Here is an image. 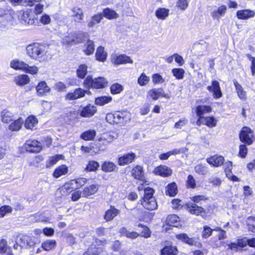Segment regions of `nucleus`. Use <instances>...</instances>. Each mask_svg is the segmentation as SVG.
<instances>
[{"mask_svg": "<svg viewBox=\"0 0 255 255\" xmlns=\"http://www.w3.org/2000/svg\"><path fill=\"white\" fill-rule=\"evenodd\" d=\"M28 55L32 59L40 62L47 61L49 59L47 47L38 43H34L26 47Z\"/></svg>", "mask_w": 255, "mask_h": 255, "instance_id": "obj_1", "label": "nucleus"}, {"mask_svg": "<svg viewBox=\"0 0 255 255\" xmlns=\"http://www.w3.org/2000/svg\"><path fill=\"white\" fill-rule=\"evenodd\" d=\"M107 84L105 78L101 77L93 78L91 76H88L83 82L84 87L87 89H103Z\"/></svg>", "mask_w": 255, "mask_h": 255, "instance_id": "obj_2", "label": "nucleus"}, {"mask_svg": "<svg viewBox=\"0 0 255 255\" xmlns=\"http://www.w3.org/2000/svg\"><path fill=\"white\" fill-rule=\"evenodd\" d=\"M14 11L6 3L0 4V27L5 26L13 19Z\"/></svg>", "mask_w": 255, "mask_h": 255, "instance_id": "obj_3", "label": "nucleus"}, {"mask_svg": "<svg viewBox=\"0 0 255 255\" xmlns=\"http://www.w3.org/2000/svg\"><path fill=\"white\" fill-rule=\"evenodd\" d=\"M18 243L23 248L26 249L34 248L36 247L38 244L36 242V239L31 236L23 235L19 237Z\"/></svg>", "mask_w": 255, "mask_h": 255, "instance_id": "obj_4", "label": "nucleus"}, {"mask_svg": "<svg viewBox=\"0 0 255 255\" xmlns=\"http://www.w3.org/2000/svg\"><path fill=\"white\" fill-rule=\"evenodd\" d=\"M240 140L247 145H251L253 142V133L251 129L244 127L242 128L239 134Z\"/></svg>", "mask_w": 255, "mask_h": 255, "instance_id": "obj_5", "label": "nucleus"}, {"mask_svg": "<svg viewBox=\"0 0 255 255\" xmlns=\"http://www.w3.org/2000/svg\"><path fill=\"white\" fill-rule=\"evenodd\" d=\"M89 90V89L85 90L80 88H77L73 92L68 93L65 96V98L68 100H74L84 97L86 94L91 95V93Z\"/></svg>", "mask_w": 255, "mask_h": 255, "instance_id": "obj_6", "label": "nucleus"}, {"mask_svg": "<svg viewBox=\"0 0 255 255\" xmlns=\"http://www.w3.org/2000/svg\"><path fill=\"white\" fill-rule=\"evenodd\" d=\"M25 149L29 152H39L41 150L40 143L36 140H28L24 145Z\"/></svg>", "mask_w": 255, "mask_h": 255, "instance_id": "obj_7", "label": "nucleus"}, {"mask_svg": "<svg viewBox=\"0 0 255 255\" xmlns=\"http://www.w3.org/2000/svg\"><path fill=\"white\" fill-rule=\"evenodd\" d=\"M207 90L213 92V96L215 99H219L222 96L219 83L216 80L213 81L211 86L207 87Z\"/></svg>", "mask_w": 255, "mask_h": 255, "instance_id": "obj_8", "label": "nucleus"}, {"mask_svg": "<svg viewBox=\"0 0 255 255\" xmlns=\"http://www.w3.org/2000/svg\"><path fill=\"white\" fill-rule=\"evenodd\" d=\"M128 114L127 112H115L114 114H113L114 122L116 124H124L129 120V117L127 116Z\"/></svg>", "mask_w": 255, "mask_h": 255, "instance_id": "obj_9", "label": "nucleus"}, {"mask_svg": "<svg viewBox=\"0 0 255 255\" xmlns=\"http://www.w3.org/2000/svg\"><path fill=\"white\" fill-rule=\"evenodd\" d=\"M141 202L142 206L148 210H153L157 208V203L154 197L141 200Z\"/></svg>", "mask_w": 255, "mask_h": 255, "instance_id": "obj_10", "label": "nucleus"}, {"mask_svg": "<svg viewBox=\"0 0 255 255\" xmlns=\"http://www.w3.org/2000/svg\"><path fill=\"white\" fill-rule=\"evenodd\" d=\"M236 15L240 19H248L255 16V11L249 9L240 10L237 11Z\"/></svg>", "mask_w": 255, "mask_h": 255, "instance_id": "obj_11", "label": "nucleus"}, {"mask_svg": "<svg viewBox=\"0 0 255 255\" xmlns=\"http://www.w3.org/2000/svg\"><path fill=\"white\" fill-rule=\"evenodd\" d=\"M73 38V41L74 44L82 43L87 39L89 34L87 32L78 31L72 33Z\"/></svg>", "mask_w": 255, "mask_h": 255, "instance_id": "obj_12", "label": "nucleus"}, {"mask_svg": "<svg viewBox=\"0 0 255 255\" xmlns=\"http://www.w3.org/2000/svg\"><path fill=\"white\" fill-rule=\"evenodd\" d=\"M135 157V154L132 152L124 154L119 158V164L121 166L129 164L134 160Z\"/></svg>", "mask_w": 255, "mask_h": 255, "instance_id": "obj_13", "label": "nucleus"}, {"mask_svg": "<svg viewBox=\"0 0 255 255\" xmlns=\"http://www.w3.org/2000/svg\"><path fill=\"white\" fill-rule=\"evenodd\" d=\"M187 209L190 213L197 216H202L203 213H205V210L202 207L192 203L187 204Z\"/></svg>", "mask_w": 255, "mask_h": 255, "instance_id": "obj_14", "label": "nucleus"}, {"mask_svg": "<svg viewBox=\"0 0 255 255\" xmlns=\"http://www.w3.org/2000/svg\"><path fill=\"white\" fill-rule=\"evenodd\" d=\"M97 111V108L91 104L84 107L80 112V115L83 117H90L93 116Z\"/></svg>", "mask_w": 255, "mask_h": 255, "instance_id": "obj_15", "label": "nucleus"}, {"mask_svg": "<svg viewBox=\"0 0 255 255\" xmlns=\"http://www.w3.org/2000/svg\"><path fill=\"white\" fill-rule=\"evenodd\" d=\"M154 171L155 174L163 177L169 176L172 173V170L165 165H160L156 167Z\"/></svg>", "mask_w": 255, "mask_h": 255, "instance_id": "obj_16", "label": "nucleus"}, {"mask_svg": "<svg viewBox=\"0 0 255 255\" xmlns=\"http://www.w3.org/2000/svg\"><path fill=\"white\" fill-rule=\"evenodd\" d=\"M207 162L215 167H219L223 164L224 158L222 156L215 155L208 158Z\"/></svg>", "mask_w": 255, "mask_h": 255, "instance_id": "obj_17", "label": "nucleus"}, {"mask_svg": "<svg viewBox=\"0 0 255 255\" xmlns=\"http://www.w3.org/2000/svg\"><path fill=\"white\" fill-rule=\"evenodd\" d=\"M233 83L239 98L242 101H246L247 99L246 92L236 80H234Z\"/></svg>", "mask_w": 255, "mask_h": 255, "instance_id": "obj_18", "label": "nucleus"}, {"mask_svg": "<svg viewBox=\"0 0 255 255\" xmlns=\"http://www.w3.org/2000/svg\"><path fill=\"white\" fill-rule=\"evenodd\" d=\"M21 14L20 17V20L22 23L27 24L29 25H32L34 23L35 20L34 16L32 14L28 12H20Z\"/></svg>", "mask_w": 255, "mask_h": 255, "instance_id": "obj_19", "label": "nucleus"}, {"mask_svg": "<svg viewBox=\"0 0 255 255\" xmlns=\"http://www.w3.org/2000/svg\"><path fill=\"white\" fill-rule=\"evenodd\" d=\"M148 93L150 96L154 100H156L160 96L166 98H169L167 94L164 93L163 90L161 88L152 89L148 92Z\"/></svg>", "mask_w": 255, "mask_h": 255, "instance_id": "obj_20", "label": "nucleus"}, {"mask_svg": "<svg viewBox=\"0 0 255 255\" xmlns=\"http://www.w3.org/2000/svg\"><path fill=\"white\" fill-rule=\"evenodd\" d=\"M131 175L134 178L142 180L144 178V171L142 167L137 165L132 168Z\"/></svg>", "mask_w": 255, "mask_h": 255, "instance_id": "obj_21", "label": "nucleus"}, {"mask_svg": "<svg viewBox=\"0 0 255 255\" xmlns=\"http://www.w3.org/2000/svg\"><path fill=\"white\" fill-rule=\"evenodd\" d=\"M212 111V108L209 106L199 105L196 108V113L197 116L200 118H204L203 116L205 113Z\"/></svg>", "mask_w": 255, "mask_h": 255, "instance_id": "obj_22", "label": "nucleus"}, {"mask_svg": "<svg viewBox=\"0 0 255 255\" xmlns=\"http://www.w3.org/2000/svg\"><path fill=\"white\" fill-rule=\"evenodd\" d=\"M72 17L76 22H81L83 20L84 14L82 10L78 7H74L72 9Z\"/></svg>", "mask_w": 255, "mask_h": 255, "instance_id": "obj_23", "label": "nucleus"}, {"mask_svg": "<svg viewBox=\"0 0 255 255\" xmlns=\"http://www.w3.org/2000/svg\"><path fill=\"white\" fill-rule=\"evenodd\" d=\"M226 6L222 5L218 7L217 10L212 11L211 15L214 19L219 20L221 16L225 14L226 12Z\"/></svg>", "mask_w": 255, "mask_h": 255, "instance_id": "obj_24", "label": "nucleus"}, {"mask_svg": "<svg viewBox=\"0 0 255 255\" xmlns=\"http://www.w3.org/2000/svg\"><path fill=\"white\" fill-rule=\"evenodd\" d=\"M10 67L15 70L24 71L28 67V65L23 61L15 60L10 62Z\"/></svg>", "mask_w": 255, "mask_h": 255, "instance_id": "obj_25", "label": "nucleus"}, {"mask_svg": "<svg viewBox=\"0 0 255 255\" xmlns=\"http://www.w3.org/2000/svg\"><path fill=\"white\" fill-rule=\"evenodd\" d=\"M132 63L133 61L130 58V57L124 54H122L117 56L114 61V64L116 65Z\"/></svg>", "mask_w": 255, "mask_h": 255, "instance_id": "obj_26", "label": "nucleus"}, {"mask_svg": "<svg viewBox=\"0 0 255 255\" xmlns=\"http://www.w3.org/2000/svg\"><path fill=\"white\" fill-rule=\"evenodd\" d=\"M30 81L27 75H20L14 78V82L18 86H22L28 84Z\"/></svg>", "mask_w": 255, "mask_h": 255, "instance_id": "obj_27", "label": "nucleus"}, {"mask_svg": "<svg viewBox=\"0 0 255 255\" xmlns=\"http://www.w3.org/2000/svg\"><path fill=\"white\" fill-rule=\"evenodd\" d=\"M37 119L33 116H30L25 120L24 126L27 129H32L37 124Z\"/></svg>", "mask_w": 255, "mask_h": 255, "instance_id": "obj_28", "label": "nucleus"}, {"mask_svg": "<svg viewBox=\"0 0 255 255\" xmlns=\"http://www.w3.org/2000/svg\"><path fill=\"white\" fill-rule=\"evenodd\" d=\"M177 252L178 251L176 247L172 246H165L161 250L162 255H177Z\"/></svg>", "mask_w": 255, "mask_h": 255, "instance_id": "obj_29", "label": "nucleus"}, {"mask_svg": "<svg viewBox=\"0 0 255 255\" xmlns=\"http://www.w3.org/2000/svg\"><path fill=\"white\" fill-rule=\"evenodd\" d=\"M68 171L67 166L61 165L56 168L53 173V175L55 178H58L63 175L66 174Z\"/></svg>", "mask_w": 255, "mask_h": 255, "instance_id": "obj_30", "label": "nucleus"}, {"mask_svg": "<svg viewBox=\"0 0 255 255\" xmlns=\"http://www.w3.org/2000/svg\"><path fill=\"white\" fill-rule=\"evenodd\" d=\"M176 238L182 241V242L189 245H193L195 244V241L193 238H189L186 234H180L176 235Z\"/></svg>", "mask_w": 255, "mask_h": 255, "instance_id": "obj_31", "label": "nucleus"}, {"mask_svg": "<svg viewBox=\"0 0 255 255\" xmlns=\"http://www.w3.org/2000/svg\"><path fill=\"white\" fill-rule=\"evenodd\" d=\"M120 233L122 236H125L127 238L131 240L135 239L139 236V234L136 232H130L128 231L125 228H122L120 230Z\"/></svg>", "mask_w": 255, "mask_h": 255, "instance_id": "obj_32", "label": "nucleus"}, {"mask_svg": "<svg viewBox=\"0 0 255 255\" xmlns=\"http://www.w3.org/2000/svg\"><path fill=\"white\" fill-rule=\"evenodd\" d=\"M98 187L96 185H91L89 187H85L83 191V195L87 197L95 194L98 190Z\"/></svg>", "mask_w": 255, "mask_h": 255, "instance_id": "obj_33", "label": "nucleus"}, {"mask_svg": "<svg viewBox=\"0 0 255 255\" xmlns=\"http://www.w3.org/2000/svg\"><path fill=\"white\" fill-rule=\"evenodd\" d=\"M36 91L39 95H42L50 91V88L47 86L44 81L39 83L36 86Z\"/></svg>", "mask_w": 255, "mask_h": 255, "instance_id": "obj_34", "label": "nucleus"}, {"mask_svg": "<svg viewBox=\"0 0 255 255\" xmlns=\"http://www.w3.org/2000/svg\"><path fill=\"white\" fill-rule=\"evenodd\" d=\"M177 192V187L175 183L169 184L166 189L165 193L170 196H174Z\"/></svg>", "mask_w": 255, "mask_h": 255, "instance_id": "obj_35", "label": "nucleus"}, {"mask_svg": "<svg viewBox=\"0 0 255 255\" xmlns=\"http://www.w3.org/2000/svg\"><path fill=\"white\" fill-rule=\"evenodd\" d=\"M96 134V132L95 130H88L83 132L80 137L85 140H93Z\"/></svg>", "mask_w": 255, "mask_h": 255, "instance_id": "obj_36", "label": "nucleus"}, {"mask_svg": "<svg viewBox=\"0 0 255 255\" xmlns=\"http://www.w3.org/2000/svg\"><path fill=\"white\" fill-rule=\"evenodd\" d=\"M13 114L7 110H3L1 113V121L3 123H7L12 121Z\"/></svg>", "mask_w": 255, "mask_h": 255, "instance_id": "obj_37", "label": "nucleus"}, {"mask_svg": "<svg viewBox=\"0 0 255 255\" xmlns=\"http://www.w3.org/2000/svg\"><path fill=\"white\" fill-rule=\"evenodd\" d=\"M96 59L100 61H104L107 58V53L103 47L100 46L97 48L96 53Z\"/></svg>", "mask_w": 255, "mask_h": 255, "instance_id": "obj_38", "label": "nucleus"}, {"mask_svg": "<svg viewBox=\"0 0 255 255\" xmlns=\"http://www.w3.org/2000/svg\"><path fill=\"white\" fill-rule=\"evenodd\" d=\"M169 14V10L165 8H159L155 12L156 17L160 19H165Z\"/></svg>", "mask_w": 255, "mask_h": 255, "instance_id": "obj_39", "label": "nucleus"}, {"mask_svg": "<svg viewBox=\"0 0 255 255\" xmlns=\"http://www.w3.org/2000/svg\"><path fill=\"white\" fill-rule=\"evenodd\" d=\"M23 121L21 118H19L15 120L9 126V129L11 131L18 130L21 128Z\"/></svg>", "mask_w": 255, "mask_h": 255, "instance_id": "obj_40", "label": "nucleus"}, {"mask_svg": "<svg viewBox=\"0 0 255 255\" xmlns=\"http://www.w3.org/2000/svg\"><path fill=\"white\" fill-rule=\"evenodd\" d=\"M194 169L195 172L200 175H206L209 172L208 167L205 164H199L195 167Z\"/></svg>", "mask_w": 255, "mask_h": 255, "instance_id": "obj_41", "label": "nucleus"}, {"mask_svg": "<svg viewBox=\"0 0 255 255\" xmlns=\"http://www.w3.org/2000/svg\"><path fill=\"white\" fill-rule=\"evenodd\" d=\"M99 163L94 160H90L89 161L85 170L87 172L96 171L99 167Z\"/></svg>", "mask_w": 255, "mask_h": 255, "instance_id": "obj_42", "label": "nucleus"}, {"mask_svg": "<svg viewBox=\"0 0 255 255\" xmlns=\"http://www.w3.org/2000/svg\"><path fill=\"white\" fill-rule=\"evenodd\" d=\"M101 251V248L92 245L87 249V251L83 254V255H98Z\"/></svg>", "mask_w": 255, "mask_h": 255, "instance_id": "obj_43", "label": "nucleus"}, {"mask_svg": "<svg viewBox=\"0 0 255 255\" xmlns=\"http://www.w3.org/2000/svg\"><path fill=\"white\" fill-rule=\"evenodd\" d=\"M76 72L79 78L84 79L87 73V66L85 64L80 65L77 69Z\"/></svg>", "mask_w": 255, "mask_h": 255, "instance_id": "obj_44", "label": "nucleus"}, {"mask_svg": "<svg viewBox=\"0 0 255 255\" xmlns=\"http://www.w3.org/2000/svg\"><path fill=\"white\" fill-rule=\"evenodd\" d=\"M172 73L176 79L181 80L184 78L185 71L182 68H175L172 70Z\"/></svg>", "mask_w": 255, "mask_h": 255, "instance_id": "obj_45", "label": "nucleus"}, {"mask_svg": "<svg viewBox=\"0 0 255 255\" xmlns=\"http://www.w3.org/2000/svg\"><path fill=\"white\" fill-rule=\"evenodd\" d=\"M246 224L249 231L255 233V217H249L246 220Z\"/></svg>", "mask_w": 255, "mask_h": 255, "instance_id": "obj_46", "label": "nucleus"}, {"mask_svg": "<svg viewBox=\"0 0 255 255\" xmlns=\"http://www.w3.org/2000/svg\"><path fill=\"white\" fill-rule=\"evenodd\" d=\"M56 245L55 240H47L42 244L41 247L44 250L49 251L55 248Z\"/></svg>", "mask_w": 255, "mask_h": 255, "instance_id": "obj_47", "label": "nucleus"}, {"mask_svg": "<svg viewBox=\"0 0 255 255\" xmlns=\"http://www.w3.org/2000/svg\"><path fill=\"white\" fill-rule=\"evenodd\" d=\"M203 122L208 127L213 128L216 126L217 120L213 117H207L203 118Z\"/></svg>", "mask_w": 255, "mask_h": 255, "instance_id": "obj_48", "label": "nucleus"}, {"mask_svg": "<svg viewBox=\"0 0 255 255\" xmlns=\"http://www.w3.org/2000/svg\"><path fill=\"white\" fill-rule=\"evenodd\" d=\"M95 49L94 42L92 40H88L86 43V49L84 50V52L87 55L92 54Z\"/></svg>", "mask_w": 255, "mask_h": 255, "instance_id": "obj_49", "label": "nucleus"}, {"mask_svg": "<svg viewBox=\"0 0 255 255\" xmlns=\"http://www.w3.org/2000/svg\"><path fill=\"white\" fill-rule=\"evenodd\" d=\"M111 98L106 96L98 97L95 99V103L96 105L102 106L105 104L109 103L111 100Z\"/></svg>", "mask_w": 255, "mask_h": 255, "instance_id": "obj_50", "label": "nucleus"}, {"mask_svg": "<svg viewBox=\"0 0 255 255\" xmlns=\"http://www.w3.org/2000/svg\"><path fill=\"white\" fill-rule=\"evenodd\" d=\"M72 182L76 189H79L86 183L87 179L85 178H80L77 179L72 180Z\"/></svg>", "mask_w": 255, "mask_h": 255, "instance_id": "obj_51", "label": "nucleus"}, {"mask_svg": "<svg viewBox=\"0 0 255 255\" xmlns=\"http://www.w3.org/2000/svg\"><path fill=\"white\" fill-rule=\"evenodd\" d=\"M144 196L142 200H145L148 198H150L151 197H154L153 196V195L154 192V191L152 188H150L149 187L145 188L144 189Z\"/></svg>", "mask_w": 255, "mask_h": 255, "instance_id": "obj_52", "label": "nucleus"}, {"mask_svg": "<svg viewBox=\"0 0 255 255\" xmlns=\"http://www.w3.org/2000/svg\"><path fill=\"white\" fill-rule=\"evenodd\" d=\"M149 81V78L146 76L144 73H142L138 78L137 82L140 86H144L147 84Z\"/></svg>", "mask_w": 255, "mask_h": 255, "instance_id": "obj_53", "label": "nucleus"}, {"mask_svg": "<svg viewBox=\"0 0 255 255\" xmlns=\"http://www.w3.org/2000/svg\"><path fill=\"white\" fill-rule=\"evenodd\" d=\"M188 188L194 189L196 187V181L192 175H189L186 180Z\"/></svg>", "mask_w": 255, "mask_h": 255, "instance_id": "obj_54", "label": "nucleus"}, {"mask_svg": "<svg viewBox=\"0 0 255 255\" xmlns=\"http://www.w3.org/2000/svg\"><path fill=\"white\" fill-rule=\"evenodd\" d=\"M112 87L113 94H119L124 90L123 86L118 83L113 84Z\"/></svg>", "mask_w": 255, "mask_h": 255, "instance_id": "obj_55", "label": "nucleus"}, {"mask_svg": "<svg viewBox=\"0 0 255 255\" xmlns=\"http://www.w3.org/2000/svg\"><path fill=\"white\" fill-rule=\"evenodd\" d=\"M213 230L208 226H205L203 227V231L202 232V237L204 238H207L209 237L212 233Z\"/></svg>", "mask_w": 255, "mask_h": 255, "instance_id": "obj_56", "label": "nucleus"}, {"mask_svg": "<svg viewBox=\"0 0 255 255\" xmlns=\"http://www.w3.org/2000/svg\"><path fill=\"white\" fill-rule=\"evenodd\" d=\"M59 160V157L58 156H55L51 157L47 161L46 166L47 168L50 167L52 165H54Z\"/></svg>", "mask_w": 255, "mask_h": 255, "instance_id": "obj_57", "label": "nucleus"}, {"mask_svg": "<svg viewBox=\"0 0 255 255\" xmlns=\"http://www.w3.org/2000/svg\"><path fill=\"white\" fill-rule=\"evenodd\" d=\"M12 211V208L10 206L4 205L0 208V218L3 217L7 213H10Z\"/></svg>", "mask_w": 255, "mask_h": 255, "instance_id": "obj_58", "label": "nucleus"}, {"mask_svg": "<svg viewBox=\"0 0 255 255\" xmlns=\"http://www.w3.org/2000/svg\"><path fill=\"white\" fill-rule=\"evenodd\" d=\"M176 5L181 10H184L188 6V2L187 0H178Z\"/></svg>", "mask_w": 255, "mask_h": 255, "instance_id": "obj_59", "label": "nucleus"}, {"mask_svg": "<svg viewBox=\"0 0 255 255\" xmlns=\"http://www.w3.org/2000/svg\"><path fill=\"white\" fill-rule=\"evenodd\" d=\"M248 153V148L245 144H241L239 147V156L242 158H245Z\"/></svg>", "mask_w": 255, "mask_h": 255, "instance_id": "obj_60", "label": "nucleus"}, {"mask_svg": "<svg viewBox=\"0 0 255 255\" xmlns=\"http://www.w3.org/2000/svg\"><path fill=\"white\" fill-rule=\"evenodd\" d=\"M152 81L154 84L162 83L165 80L159 74H155L152 75Z\"/></svg>", "mask_w": 255, "mask_h": 255, "instance_id": "obj_61", "label": "nucleus"}, {"mask_svg": "<svg viewBox=\"0 0 255 255\" xmlns=\"http://www.w3.org/2000/svg\"><path fill=\"white\" fill-rule=\"evenodd\" d=\"M73 38L72 33L69 34L68 36H65L62 39V43L67 45H74V42L73 41Z\"/></svg>", "mask_w": 255, "mask_h": 255, "instance_id": "obj_62", "label": "nucleus"}, {"mask_svg": "<svg viewBox=\"0 0 255 255\" xmlns=\"http://www.w3.org/2000/svg\"><path fill=\"white\" fill-rule=\"evenodd\" d=\"M63 189H65L67 192H71L72 191L76 189L74 183H73L72 180L68 183L64 184Z\"/></svg>", "mask_w": 255, "mask_h": 255, "instance_id": "obj_63", "label": "nucleus"}, {"mask_svg": "<svg viewBox=\"0 0 255 255\" xmlns=\"http://www.w3.org/2000/svg\"><path fill=\"white\" fill-rule=\"evenodd\" d=\"M188 123V120L185 118L180 119L175 124L174 128H181L183 126Z\"/></svg>", "mask_w": 255, "mask_h": 255, "instance_id": "obj_64", "label": "nucleus"}]
</instances>
